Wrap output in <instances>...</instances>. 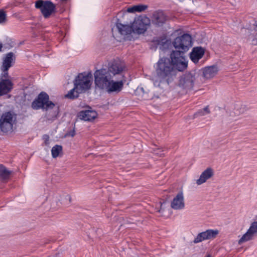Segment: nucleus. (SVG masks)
<instances>
[{
    "label": "nucleus",
    "mask_w": 257,
    "mask_h": 257,
    "mask_svg": "<svg viewBox=\"0 0 257 257\" xmlns=\"http://www.w3.org/2000/svg\"><path fill=\"white\" fill-rule=\"evenodd\" d=\"M11 174V171L8 170L4 165L0 164V177L3 180L8 179Z\"/></svg>",
    "instance_id": "obj_23"
},
{
    "label": "nucleus",
    "mask_w": 257,
    "mask_h": 257,
    "mask_svg": "<svg viewBox=\"0 0 257 257\" xmlns=\"http://www.w3.org/2000/svg\"><path fill=\"white\" fill-rule=\"evenodd\" d=\"M125 69V65L119 59H115L108 63L107 68L97 70L94 73L95 86L101 90H105L108 93L119 92L123 86V82L114 81L113 77L121 75Z\"/></svg>",
    "instance_id": "obj_2"
},
{
    "label": "nucleus",
    "mask_w": 257,
    "mask_h": 257,
    "mask_svg": "<svg viewBox=\"0 0 257 257\" xmlns=\"http://www.w3.org/2000/svg\"><path fill=\"white\" fill-rule=\"evenodd\" d=\"M68 196L69 201H71V197L70 196Z\"/></svg>",
    "instance_id": "obj_33"
},
{
    "label": "nucleus",
    "mask_w": 257,
    "mask_h": 257,
    "mask_svg": "<svg viewBox=\"0 0 257 257\" xmlns=\"http://www.w3.org/2000/svg\"><path fill=\"white\" fill-rule=\"evenodd\" d=\"M254 25L256 26V27L257 28V23H255V24H254Z\"/></svg>",
    "instance_id": "obj_35"
},
{
    "label": "nucleus",
    "mask_w": 257,
    "mask_h": 257,
    "mask_svg": "<svg viewBox=\"0 0 257 257\" xmlns=\"http://www.w3.org/2000/svg\"><path fill=\"white\" fill-rule=\"evenodd\" d=\"M219 233L217 229H208L205 231L199 233L194 239L193 242L195 243L200 242L204 240L213 239L215 238Z\"/></svg>",
    "instance_id": "obj_10"
},
{
    "label": "nucleus",
    "mask_w": 257,
    "mask_h": 257,
    "mask_svg": "<svg viewBox=\"0 0 257 257\" xmlns=\"http://www.w3.org/2000/svg\"><path fill=\"white\" fill-rule=\"evenodd\" d=\"M171 206L173 209L176 210L182 209L184 207V196L182 192H179L173 199Z\"/></svg>",
    "instance_id": "obj_15"
},
{
    "label": "nucleus",
    "mask_w": 257,
    "mask_h": 257,
    "mask_svg": "<svg viewBox=\"0 0 257 257\" xmlns=\"http://www.w3.org/2000/svg\"><path fill=\"white\" fill-rule=\"evenodd\" d=\"M218 71V69L216 66L206 67L203 69V76L206 79H210L215 76Z\"/></svg>",
    "instance_id": "obj_20"
},
{
    "label": "nucleus",
    "mask_w": 257,
    "mask_h": 257,
    "mask_svg": "<svg viewBox=\"0 0 257 257\" xmlns=\"http://www.w3.org/2000/svg\"><path fill=\"white\" fill-rule=\"evenodd\" d=\"M204 54V50L201 47H195L190 54L191 60L195 63L198 62Z\"/></svg>",
    "instance_id": "obj_17"
},
{
    "label": "nucleus",
    "mask_w": 257,
    "mask_h": 257,
    "mask_svg": "<svg viewBox=\"0 0 257 257\" xmlns=\"http://www.w3.org/2000/svg\"><path fill=\"white\" fill-rule=\"evenodd\" d=\"M255 31H257V29H256V28H255Z\"/></svg>",
    "instance_id": "obj_36"
},
{
    "label": "nucleus",
    "mask_w": 257,
    "mask_h": 257,
    "mask_svg": "<svg viewBox=\"0 0 257 257\" xmlns=\"http://www.w3.org/2000/svg\"><path fill=\"white\" fill-rule=\"evenodd\" d=\"M150 20L146 17H140L134 22L133 26L139 33H143L147 30Z\"/></svg>",
    "instance_id": "obj_11"
},
{
    "label": "nucleus",
    "mask_w": 257,
    "mask_h": 257,
    "mask_svg": "<svg viewBox=\"0 0 257 257\" xmlns=\"http://www.w3.org/2000/svg\"><path fill=\"white\" fill-rule=\"evenodd\" d=\"M164 151V150H162L160 149H157L154 150V154L155 155L158 156L159 157H161L163 155H164V153H163Z\"/></svg>",
    "instance_id": "obj_28"
},
{
    "label": "nucleus",
    "mask_w": 257,
    "mask_h": 257,
    "mask_svg": "<svg viewBox=\"0 0 257 257\" xmlns=\"http://www.w3.org/2000/svg\"><path fill=\"white\" fill-rule=\"evenodd\" d=\"M206 257H211V256L210 254H208Z\"/></svg>",
    "instance_id": "obj_34"
},
{
    "label": "nucleus",
    "mask_w": 257,
    "mask_h": 257,
    "mask_svg": "<svg viewBox=\"0 0 257 257\" xmlns=\"http://www.w3.org/2000/svg\"><path fill=\"white\" fill-rule=\"evenodd\" d=\"M148 7L146 5H140L134 6L132 7L128 8L127 9V12L128 13H134L136 12H142L144 11L147 9Z\"/></svg>",
    "instance_id": "obj_22"
},
{
    "label": "nucleus",
    "mask_w": 257,
    "mask_h": 257,
    "mask_svg": "<svg viewBox=\"0 0 257 257\" xmlns=\"http://www.w3.org/2000/svg\"><path fill=\"white\" fill-rule=\"evenodd\" d=\"M62 151V147L60 145H55L51 150L52 157L54 158H57Z\"/></svg>",
    "instance_id": "obj_24"
},
{
    "label": "nucleus",
    "mask_w": 257,
    "mask_h": 257,
    "mask_svg": "<svg viewBox=\"0 0 257 257\" xmlns=\"http://www.w3.org/2000/svg\"><path fill=\"white\" fill-rule=\"evenodd\" d=\"M195 72H189L183 75L179 79L178 86L186 92L191 90L195 80Z\"/></svg>",
    "instance_id": "obj_8"
},
{
    "label": "nucleus",
    "mask_w": 257,
    "mask_h": 257,
    "mask_svg": "<svg viewBox=\"0 0 257 257\" xmlns=\"http://www.w3.org/2000/svg\"><path fill=\"white\" fill-rule=\"evenodd\" d=\"M160 204L161 209H160L158 210V211H158V212H161V209H162V205H163V204H162L161 202H160Z\"/></svg>",
    "instance_id": "obj_31"
},
{
    "label": "nucleus",
    "mask_w": 257,
    "mask_h": 257,
    "mask_svg": "<svg viewBox=\"0 0 257 257\" xmlns=\"http://www.w3.org/2000/svg\"><path fill=\"white\" fill-rule=\"evenodd\" d=\"M16 117L11 112L4 113L0 117V129L2 132L7 133L13 130Z\"/></svg>",
    "instance_id": "obj_7"
},
{
    "label": "nucleus",
    "mask_w": 257,
    "mask_h": 257,
    "mask_svg": "<svg viewBox=\"0 0 257 257\" xmlns=\"http://www.w3.org/2000/svg\"><path fill=\"white\" fill-rule=\"evenodd\" d=\"M1 70L2 71V73L1 75V78L2 80L3 79H9L10 76L8 73L9 70H5L3 68H1Z\"/></svg>",
    "instance_id": "obj_27"
},
{
    "label": "nucleus",
    "mask_w": 257,
    "mask_h": 257,
    "mask_svg": "<svg viewBox=\"0 0 257 257\" xmlns=\"http://www.w3.org/2000/svg\"><path fill=\"white\" fill-rule=\"evenodd\" d=\"M35 5L46 19L49 18L56 12L55 5L49 1L38 0L35 2Z\"/></svg>",
    "instance_id": "obj_6"
},
{
    "label": "nucleus",
    "mask_w": 257,
    "mask_h": 257,
    "mask_svg": "<svg viewBox=\"0 0 257 257\" xmlns=\"http://www.w3.org/2000/svg\"><path fill=\"white\" fill-rule=\"evenodd\" d=\"M173 44L176 50L172 51L171 53H177L176 57L183 62H187L184 55L192 46L191 36L188 34H185L177 37L174 39Z\"/></svg>",
    "instance_id": "obj_4"
},
{
    "label": "nucleus",
    "mask_w": 257,
    "mask_h": 257,
    "mask_svg": "<svg viewBox=\"0 0 257 257\" xmlns=\"http://www.w3.org/2000/svg\"><path fill=\"white\" fill-rule=\"evenodd\" d=\"M247 110V107L245 105L241 103L236 104L234 107L233 113L234 115L238 116L244 113Z\"/></svg>",
    "instance_id": "obj_21"
},
{
    "label": "nucleus",
    "mask_w": 257,
    "mask_h": 257,
    "mask_svg": "<svg viewBox=\"0 0 257 257\" xmlns=\"http://www.w3.org/2000/svg\"><path fill=\"white\" fill-rule=\"evenodd\" d=\"M7 21V15L3 10H0V24L5 23Z\"/></svg>",
    "instance_id": "obj_26"
},
{
    "label": "nucleus",
    "mask_w": 257,
    "mask_h": 257,
    "mask_svg": "<svg viewBox=\"0 0 257 257\" xmlns=\"http://www.w3.org/2000/svg\"><path fill=\"white\" fill-rule=\"evenodd\" d=\"M214 175L213 170L211 168H208L200 175L198 179L196 180L197 185H201L205 183L208 179L211 178Z\"/></svg>",
    "instance_id": "obj_19"
},
{
    "label": "nucleus",
    "mask_w": 257,
    "mask_h": 257,
    "mask_svg": "<svg viewBox=\"0 0 257 257\" xmlns=\"http://www.w3.org/2000/svg\"><path fill=\"white\" fill-rule=\"evenodd\" d=\"M252 44H254V45L257 44V39H254L252 40Z\"/></svg>",
    "instance_id": "obj_30"
},
{
    "label": "nucleus",
    "mask_w": 257,
    "mask_h": 257,
    "mask_svg": "<svg viewBox=\"0 0 257 257\" xmlns=\"http://www.w3.org/2000/svg\"><path fill=\"white\" fill-rule=\"evenodd\" d=\"M256 233L257 221H254L251 224V225L247 232L243 234L241 238L239 240L238 243L240 244L243 242L252 239L255 234Z\"/></svg>",
    "instance_id": "obj_12"
},
{
    "label": "nucleus",
    "mask_w": 257,
    "mask_h": 257,
    "mask_svg": "<svg viewBox=\"0 0 257 257\" xmlns=\"http://www.w3.org/2000/svg\"><path fill=\"white\" fill-rule=\"evenodd\" d=\"M97 112L90 107L88 109L80 111L78 114V117L85 121H91L96 117Z\"/></svg>",
    "instance_id": "obj_14"
},
{
    "label": "nucleus",
    "mask_w": 257,
    "mask_h": 257,
    "mask_svg": "<svg viewBox=\"0 0 257 257\" xmlns=\"http://www.w3.org/2000/svg\"><path fill=\"white\" fill-rule=\"evenodd\" d=\"M91 74L85 72L79 74L74 81V88L65 95L70 99H75L79 94L89 89L92 84Z\"/></svg>",
    "instance_id": "obj_3"
},
{
    "label": "nucleus",
    "mask_w": 257,
    "mask_h": 257,
    "mask_svg": "<svg viewBox=\"0 0 257 257\" xmlns=\"http://www.w3.org/2000/svg\"><path fill=\"white\" fill-rule=\"evenodd\" d=\"M124 14L125 13L123 12H120L117 14L116 16L117 21L115 24L116 29L118 32L122 35L131 34L133 31L132 26L129 24H124L121 23L120 18L123 17Z\"/></svg>",
    "instance_id": "obj_9"
},
{
    "label": "nucleus",
    "mask_w": 257,
    "mask_h": 257,
    "mask_svg": "<svg viewBox=\"0 0 257 257\" xmlns=\"http://www.w3.org/2000/svg\"><path fill=\"white\" fill-rule=\"evenodd\" d=\"M210 111L209 109L208 106H206L203 109L199 110L194 114V117H197L199 116H203L207 114L210 113Z\"/></svg>",
    "instance_id": "obj_25"
},
{
    "label": "nucleus",
    "mask_w": 257,
    "mask_h": 257,
    "mask_svg": "<svg viewBox=\"0 0 257 257\" xmlns=\"http://www.w3.org/2000/svg\"><path fill=\"white\" fill-rule=\"evenodd\" d=\"M167 16L162 11H157L154 13L152 17V24L156 27H160L166 23Z\"/></svg>",
    "instance_id": "obj_13"
},
{
    "label": "nucleus",
    "mask_w": 257,
    "mask_h": 257,
    "mask_svg": "<svg viewBox=\"0 0 257 257\" xmlns=\"http://www.w3.org/2000/svg\"><path fill=\"white\" fill-rule=\"evenodd\" d=\"M13 83L10 79H3L0 81V96L9 93L13 89Z\"/></svg>",
    "instance_id": "obj_16"
},
{
    "label": "nucleus",
    "mask_w": 257,
    "mask_h": 257,
    "mask_svg": "<svg viewBox=\"0 0 257 257\" xmlns=\"http://www.w3.org/2000/svg\"><path fill=\"white\" fill-rule=\"evenodd\" d=\"M75 135V132L74 130L72 131H70L69 132H68L66 134V136H71L72 137H74Z\"/></svg>",
    "instance_id": "obj_29"
},
{
    "label": "nucleus",
    "mask_w": 257,
    "mask_h": 257,
    "mask_svg": "<svg viewBox=\"0 0 257 257\" xmlns=\"http://www.w3.org/2000/svg\"><path fill=\"white\" fill-rule=\"evenodd\" d=\"M2 48H3V44L0 43V52L2 51Z\"/></svg>",
    "instance_id": "obj_32"
},
{
    "label": "nucleus",
    "mask_w": 257,
    "mask_h": 257,
    "mask_svg": "<svg viewBox=\"0 0 257 257\" xmlns=\"http://www.w3.org/2000/svg\"><path fill=\"white\" fill-rule=\"evenodd\" d=\"M177 54L171 53L170 57L160 58L155 64L156 79L154 81L156 87L165 89L173 82L177 73L185 70L187 67V62H183L176 57Z\"/></svg>",
    "instance_id": "obj_1"
},
{
    "label": "nucleus",
    "mask_w": 257,
    "mask_h": 257,
    "mask_svg": "<svg viewBox=\"0 0 257 257\" xmlns=\"http://www.w3.org/2000/svg\"><path fill=\"white\" fill-rule=\"evenodd\" d=\"M55 106V104L52 101L49 100L48 94L44 91L39 94L37 97L34 99L31 104L32 108L34 110L42 109L48 110L53 108Z\"/></svg>",
    "instance_id": "obj_5"
},
{
    "label": "nucleus",
    "mask_w": 257,
    "mask_h": 257,
    "mask_svg": "<svg viewBox=\"0 0 257 257\" xmlns=\"http://www.w3.org/2000/svg\"><path fill=\"white\" fill-rule=\"evenodd\" d=\"M15 57L13 52H9L3 58V64L1 68H3L5 70H9L12 66V63L14 62Z\"/></svg>",
    "instance_id": "obj_18"
}]
</instances>
